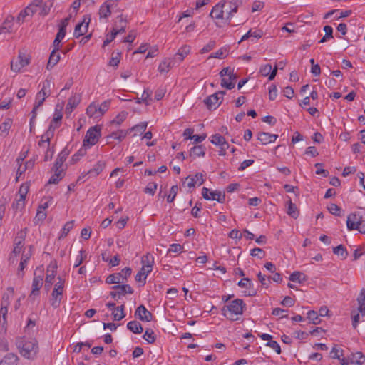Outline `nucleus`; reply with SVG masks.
I'll return each mask as SVG.
<instances>
[{"label":"nucleus","instance_id":"nucleus-57","mask_svg":"<svg viewBox=\"0 0 365 365\" xmlns=\"http://www.w3.org/2000/svg\"><path fill=\"white\" fill-rule=\"evenodd\" d=\"M128 116V113L125 112V111H123L121 113H120L116 117L115 119H113L112 121H111V123L112 124H115V125H120L125 120V118H127Z\"/></svg>","mask_w":365,"mask_h":365},{"label":"nucleus","instance_id":"nucleus-59","mask_svg":"<svg viewBox=\"0 0 365 365\" xmlns=\"http://www.w3.org/2000/svg\"><path fill=\"white\" fill-rule=\"evenodd\" d=\"M9 304V302H7L6 304H4V302H1V309H0V313L1 314V317H2V319H0V323L2 322V324H5L6 323V316L7 314V312H8V306Z\"/></svg>","mask_w":365,"mask_h":365},{"label":"nucleus","instance_id":"nucleus-46","mask_svg":"<svg viewBox=\"0 0 365 365\" xmlns=\"http://www.w3.org/2000/svg\"><path fill=\"white\" fill-rule=\"evenodd\" d=\"M124 309H125L124 304L118 306V307L115 308V310L118 312H120V314H118V312H113L114 320L120 321L125 317V314H124Z\"/></svg>","mask_w":365,"mask_h":365},{"label":"nucleus","instance_id":"nucleus-63","mask_svg":"<svg viewBox=\"0 0 365 365\" xmlns=\"http://www.w3.org/2000/svg\"><path fill=\"white\" fill-rule=\"evenodd\" d=\"M328 210L331 214H332L335 216L341 215V214H340L341 208L336 204H334V203L331 204L328 207Z\"/></svg>","mask_w":365,"mask_h":365},{"label":"nucleus","instance_id":"nucleus-60","mask_svg":"<svg viewBox=\"0 0 365 365\" xmlns=\"http://www.w3.org/2000/svg\"><path fill=\"white\" fill-rule=\"evenodd\" d=\"M110 106V101H106L103 102L100 106L98 105V113H99L98 116L103 115L106 111L108 110Z\"/></svg>","mask_w":365,"mask_h":365},{"label":"nucleus","instance_id":"nucleus-42","mask_svg":"<svg viewBox=\"0 0 365 365\" xmlns=\"http://www.w3.org/2000/svg\"><path fill=\"white\" fill-rule=\"evenodd\" d=\"M87 147H82L80 148L77 153H76L71 158V163H76L83 156L86 154Z\"/></svg>","mask_w":365,"mask_h":365},{"label":"nucleus","instance_id":"nucleus-31","mask_svg":"<svg viewBox=\"0 0 365 365\" xmlns=\"http://www.w3.org/2000/svg\"><path fill=\"white\" fill-rule=\"evenodd\" d=\"M174 62L171 59H165L162 61L158 66L160 73H168L169 70L173 67Z\"/></svg>","mask_w":365,"mask_h":365},{"label":"nucleus","instance_id":"nucleus-9","mask_svg":"<svg viewBox=\"0 0 365 365\" xmlns=\"http://www.w3.org/2000/svg\"><path fill=\"white\" fill-rule=\"evenodd\" d=\"M117 6L116 0H106L100 6L98 11L99 19H103L105 21H108V19L111 15V8Z\"/></svg>","mask_w":365,"mask_h":365},{"label":"nucleus","instance_id":"nucleus-35","mask_svg":"<svg viewBox=\"0 0 365 365\" xmlns=\"http://www.w3.org/2000/svg\"><path fill=\"white\" fill-rule=\"evenodd\" d=\"M128 329L134 334H140L143 331V327L140 322L131 321L127 324Z\"/></svg>","mask_w":365,"mask_h":365},{"label":"nucleus","instance_id":"nucleus-17","mask_svg":"<svg viewBox=\"0 0 365 365\" xmlns=\"http://www.w3.org/2000/svg\"><path fill=\"white\" fill-rule=\"evenodd\" d=\"M31 247H32L30 246L29 249L27 252L24 251L22 253L21 262H20L19 269H18V272H17V275L19 277H22L24 276L23 271H24V268L26 267L27 262L30 259L31 255H32Z\"/></svg>","mask_w":365,"mask_h":365},{"label":"nucleus","instance_id":"nucleus-24","mask_svg":"<svg viewBox=\"0 0 365 365\" xmlns=\"http://www.w3.org/2000/svg\"><path fill=\"white\" fill-rule=\"evenodd\" d=\"M349 359L351 364L363 365L365 364V356L360 351L351 354L349 355Z\"/></svg>","mask_w":365,"mask_h":365},{"label":"nucleus","instance_id":"nucleus-48","mask_svg":"<svg viewBox=\"0 0 365 365\" xmlns=\"http://www.w3.org/2000/svg\"><path fill=\"white\" fill-rule=\"evenodd\" d=\"M129 131H130V130H120L116 132L112 133V134L110 135V137L114 139L118 140L119 141H121L126 137V135H128Z\"/></svg>","mask_w":365,"mask_h":365},{"label":"nucleus","instance_id":"nucleus-19","mask_svg":"<svg viewBox=\"0 0 365 365\" xmlns=\"http://www.w3.org/2000/svg\"><path fill=\"white\" fill-rule=\"evenodd\" d=\"M63 299V292L53 289L50 298L51 306L56 309L60 307L61 300Z\"/></svg>","mask_w":365,"mask_h":365},{"label":"nucleus","instance_id":"nucleus-7","mask_svg":"<svg viewBox=\"0 0 365 365\" xmlns=\"http://www.w3.org/2000/svg\"><path fill=\"white\" fill-rule=\"evenodd\" d=\"M30 63V58L28 56L21 51H19V55L15 60H12L11 62V69L14 72H19L21 69Z\"/></svg>","mask_w":365,"mask_h":365},{"label":"nucleus","instance_id":"nucleus-1","mask_svg":"<svg viewBox=\"0 0 365 365\" xmlns=\"http://www.w3.org/2000/svg\"><path fill=\"white\" fill-rule=\"evenodd\" d=\"M17 346L23 357L31 360L36 357L38 352V344L36 339H22L18 341Z\"/></svg>","mask_w":365,"mask_h":365},{"label":"nucleus","instance_id":"nucleus-8","mask_svg":"<svg viewBox=\"0 0 365 365\" xmlns=\"http://www.w3.org/2000/svg\"><path fill=\"white\" fill-rule=\"evenodd\" d=\"M43 269L41 267H37L34 274V279L32 282V295H38L39 290L43 285Z\"/></svg>","mask_w":365,"mask_h":365},{"label":"nucleus","instance_id":"nucleus-14","mask_svg":"<svg viewBox=\"0 0 365 365\" xmlns=\"http://www.w3.org/2000/svg\"><path fill=\"white\" fill-rule=\"evenodd\" d=\"M205 180L203 178V175L202 173H197L195 175H189L187 176L183 184L187 183V187L189 188L195 187V185H201L204 183Z\"/></svg>","mask_w":365,"mask_h":365},{"label":"nucleus","instance_id":"nucleus-33","mask_svg":"<svg viewBox=\"0 0 365 365\" xmlns=\"http://www.w3.org/2000/svg\"><path fill=\"white\" fill-rule=\"evenodd\" d=\"M307 279V276L301 272H294L289 276V280L294 282L302 283Z\"/></svg>","mask_w":365,"mask_h":365},{"label":"nucleus","instance_id":"nucleus-25","mask_svg":"<svg viewBox=\"0 0 365 365\" xmlns=\"http://www.w3.org/2000/svg\"><path fill=\"white\" fill-rule=\"evenodd\" d=\"M54 174L51 177L48 183L57 184L64 176V170L53 168Z\"/></svg>","mask_w":365,"mask_h":365},{"label":"nucleus","instance_id":"nucleus-53","mask_svg":"<svg viewBox=\"0 0 365 365\" xmlns=\"http://www.w3.org/2000/svg\"><path fill=\"white\" fill-rule=\"evenodd\" d=\"M97 107H98V104H96L94 103H91L87 109H86V114L89 116V117H95V118H97L98 117V115H96V114L98 113V109H97Z\"/></svg>","mask_w":365,"mask_h":365},{"label":"nucleus","instance_id":"nucleus-10","mask_svg":"<svg viewBox=\"0 0 365 365\" xmlns=\"http://www.w3.org/2000/svg\"><path fill=\"white\" fill-rule=\"evenodd\" d=\"M202 197L207 200H216L218 202L223 203L225 200V195L219 191H210L207 187L202 190Z\"/></svg>","mask_w":365,"mask_h":365},{"label":"nucleus","instance_id":"nucleus-32","mask_svg":"<svg viewBox=\"0 0 365 365\" xmlns=\"http://www.w3.org/2000/svg\"><path fill=\"white\" fill-rule=\"evenodd\" d=\"M205 147L203 145H195L192 147L190 152V156L195 158L197 157H202L205 155Z\"/></svg>","mask_w":365,"mask_h":365},{"label":"nucleus","instance_id":"nucleus-34","mask_svg":"<svg viewBox=\"0 0 365 365\" xmlns=\"http://www.w3.org/2000/svg\"><path fill=\"white\" fill-rule=\"evenodd\" d=\"M66 32H63V29H58V31L56 36V38L53 43V49L59 50L61 47V42L66 36Z\"/></svg>","mask_w":365,"mask_h":365},{"label":"nucleus","instance_id":"nucleus-39","mask_svg":"<svg viewBox=\"0 0 365 365\" xmlns=\"http://www.w3.org/2000/svg\"><path fill=\"white\" fill-rule=\"evenodd\" d=\"M121 58L120 52H113L108 65L113 67H118Z\"/></svg>","mask_w":365,"mask_h":365},{"label":"nucleus","instance_id":"nucleus-62","mask_svg":"<svg viewBox=\"0 0 365 365\" xmlns=\"http://www.w3.org/2000/svg\"><path fill=\"white\" fill-rule=\"evenodd\" d=\"M25 199L26 197L21 198V196H19V198L12 205L13 208L16 210L22 209L25 205Z\"/></svg>","mask_w":365,"mask_h":365},{"label":"nucleus","instance_id":"nucleus-64","mask_svg":"<svg viewBox=\"0 0 365 365\" xmlns=\"http://www.w3.org/2000/svg\"><path fill=\"white\" fill-rule=\"evenodd\" d=\"M253 257H258L260 259H262L265 256V252L261 248L255 247L252 250L251 254Z\"/></svg>","mask_w":365,"mask_h":365},{"label":"nucleus","instance_id":"nucleus-30","mask_svg":"<svg viewBox=\"0 0 365 365\" xmlns=\"http://www.w3.org/2000/svg\"><path fill=\"white\" fill-rule=\"evenodd\" d=\"M357 302L359 304V312H361L363 316L365 315V289L361 290L357 298Z\"/></svg>","mask_w":365,"mask_h":365},{"label":"nucleus","instance_id":"nucleus-54","mask_svg":"<svg viewBox=\"0 0 365 365\" xmlns=\"http://www.w3.org/2000/svg\"><path fill=\"white\" fill-rule=\"evenodd\" d=\"M141 262L143 265H149L153 269V266L154 264V257L150 253H147L146 255L142 257Z\"/></svg>","mask_w":365,"mask_h":365},{"label":"nucleus","instance_id":"nucleus-26","mask_svg":"<svg viewBox=\"0 0 365 365\" xmlns=\"http://www.w3.org/2000/svg\"><path fill=\"white\" fill-rule=\"evenodd\" d=\"M19 358L16 355L9 353L0 361V365H17Z\"/></svg>","mask_w":365,"mask_h":365},{"label":"nucleus","instance_id":"nucleus-6","mask_svg":"<svg viewBox=\"0 0 365 365\" xmlns=\"http://www.w3.org/2000/svg\"><path fill=\"white\" fill-rule=\"evenodd\" d=\"M52 85L51 80L48 78L43 83V87L36 97L35 103H36V107H40L46 98L51 95V87Z\"/></svg>","mask_w":365,"mask_h":365},{"label":"nucleus","instance_id":"nucleus-50","mask_svg":"<svg viewBox=\"0 0 365 365\" xmlns=\"http://www.w3.org/2000/svg\"><path fill=\"white\" fill-rule=\"evenodd\" d=\"M148 123L146 122L140 123L133 126L130 130L135 131V135H141L146 130Z\"/></svg>","mask_w":365,"mask_h":365},{"label":"nucleus","instance_id":"nucleus-20","mask_svg":"<svg viewBox=\"0 0 365 365\" xmlns=\"http://www.w3.org/2000/svg\"><path fill=\"white\" fill-rule=\"evenodd\" d=\"M362 220V217L356 215V213H352L348 216L346 225L347 228L349 230H354L357 227V225Z\"/></svg>","mask_w":365,"mask_h":365},{"label":"nucleus","instance_id":"nucleus-18","mask_svg":"<svg viewBox=\"0 0 365 365\" xmlns=\"http://www.w3.org/2000/svg\"><path fill=\"white\" fill-rule=\"evenodd\" d=\"M81 101V96L75 93L68 98V103L66 106L65 113L66 115L71 114L73 109L77 107Z\"/></svg>","mask_w":365,"mask_h":365},{"label":"nucleus","instance_id":"nucleus-56","mask_svg":"<svg viewBox=\"0 0 365 365\" xmlns=\"http://www.w3.org/2000/svg\"><path fill=\"white\" fill-rule=\"evenodd\" d=\"M56 128H57L56 127H53V124H50L48 130L44 133V137H46V139H45V140H47L48 146H50L51 139L53 137L54 130Z\"/></svg>","mask_w":365,"mask_h":365},{"label":"nucleus","instance_id":"nucleus-40","mask_svg":"<svg viewBox=\"0 0 365 365\" xmlns=\"http://www.w3.org/2000/svg\"><path fill=\"white\" fill-rule=\"evenodd\" d=\"M211 143L218 146L222 145V144L227 145L225 138L220 134L212 135L211 137Z\"/></svg>","mask_w":365,"mask_h":365},{"label":"nucleus","instance_id":"nucleus-23","mask_svg":"<svg viewBox=\"0 0 365 365\" xmlns=\"http://www.w3.org/2000/svg\"><path fill=\"white\" fill-rule=\"evenodd\" d=\"M59 50L53 49L50 54L49 59L46 66L48 70H51L60 61L61 56L58 53Z\"/></svg>","mask_w":365,"mask_h":365},{"label":"nucleus","instance_id":"nucleus-11","mask_svg":"<svg viewBox=\"0 0 365 365\" xmlns=\"http://www.w3.org/2000/svg\"><path fill=\"white\" fill-rule=\"evenodd\" d=\"M113 289L115 291L110 292V295L114 299H119L120 296L125 295V294H133L134 292L133 288L128 284H118L113 286Z\"/></svg>","mask_w":365,"mask_h":365},{"label":"nucleus","instance_id":"nucleus-28","mask_svg":"<svg viewBox=\"0 0 365 365\" xmlns=\"http://www.w3.org/2000/svg\"><path fill=\"white\" fill-rule=\"evenodd\" d=\"M287 204H288V207H287V213L290 217H292L294 219H297L299 215V211L297 207L296 206V205L294 203H293L292 202L290 198L289 199Z\"/></svg>","mask_w":365,"mask_h":365},{"label":"nucleus","instance_id":"nucleus-58","mask_svg":"<svg viewBox=\"0 0 365 365\" xmlns=\"http://www.w3.org/2000/svg\"><path fill=\"white\" fill-rule=\"evenodd\" d=\"M178 190V185H173L170 190V194L167 197V201L168 202L170 203L173 202L177 195Z\"/></svg>","mask_w":365,"mask_h":365},{"label":"nucleus","instance_id":"nucleus-47","mask_svg":"<svg viewBox=\"0 0 365 365\" xmlns=\"http://www.w3.org/2000/svg\"><path fill=\"white\" fill-rule=\"evenodd\" d=\"M12 125V120L11 118H6L4 123L0 125V131L5 135L8 134L9 129Z\"/></svg>","mask_w":365,"mask_h":365},{"label":"nucleus","instance_id":"nucleus-52","mask_svg":"<svg viewBox=\"0 0 365 365\" xmlns=\"http://www.w3.org/2000/svg\"><path fill=\"white\" fill-rule=\"evenodd\" d=\"M12 30V22L11 20L6 19L0 27V34L10 33Z\"/></svg>","mask_w":365,"mask_h":365},{"label":"nucleus","instance_id":"nucleus-4","mask_svg":"<svg viewBox=\"0 0 365 365\" xmlns=\"http://www.w3.org/2000/svg\"><path fill=\"white\" fill-rule=\"evenodd\" d=\"M101 128L98 125L89 128L86 133L83 146L90 148L96 144L101 135Z\"/></svg>","mask_w":365,"mask_h":365},{"label":"nucleus","instance_id":"nucleus-37","mask_svg":"<svg viewBox=\"0 0 365 365\" xmlns=\"http://www.w3.org/2000/svg\"><path fill=\"white\" fill-rule=\"evenodd\" d=\"M53 0H48L45 2L42 1L41 4L39 6L41 8L39 14L41 16H43L48 14L50 10H51V8L53 6Z\"/></svg>","mask_w":365,"mask_h":365},{"label":"nucleus","instance_id":"nucleus-38","mask_svg":"<svg viewBox=\"0 0 365 365\" xmlns=\"http://www.w3.org/2000/svg\"><path fill=\"white\" fill-rule=\"evenodd\" d=\"M333 252L338 256H340L341 259H345L347 257L348 252L343 245H339L333 248Z\"/></svg>","mask_w":365,"mask_h":365},{"label":"nucleus","instance_id":"nucleus-45","mask_svg":"<svg viewBox=\"0 0 365 365\" xmlns=\"http://www.w3.org/2000/svg\"><path fill=\"white\" fill-rule=\"evenodd\" d=\"M26 235V228L21 230L17 232V235L14 239L15 245H24L25 237Z\"/></svg>","mask_w":365,"mask_h":365},{"label":"nucleus","instance_id":"nucleus-44","mask_svg":"<svg viewBox=\"0 0 365 365\" xmlns=\"http://www.w3.org/2000/svg\"><path fill=\"white\" fill-rule=\"evenodd\" d=\"M56 267L53 266L51 268L48 267L46 271V277L45 282L53 283L56 277Z\"/></svg>","mask_w":365,"mask_h":365},{"label":"nucleus","instance_id":"nucleus-2","mask_svg":"<svg viewBox=\"0 0 365 365\" xmlns=\"http://www.w3.org/2000/svg\"><path fill=\"white\" fill-rule=\"evenodd\" d=\"M245 306L242 299H236L222 308V314L230 320H237L235 316L242 315Z\"/></svg>","mask_w":365,"mask_h":365},{"label":"nucleus","instance_id":"nucleus-3","mask_svg":"<svg viewBox=\"0 0 365 365\" xmlns=\"http://www.w3.org/2000/svg\"><path fill=\"white\" fill-rule=\"evenodd\" d=\"M132 269L130 267H125L120 272L108 275L106 279L107 284H123L127 282L128 277L131 275Z\"/></svg>","mask_w":365,"mask_h":365},{"label":"nucleus","instance_id":"nucleus-27","mask_svg":"<svg viewBox=\"0 0 365 365\" xmlns=\"http://www.w3.org/2000/svg\"><path fill=\"white\" fill-rule=\"evenodd\" d=\"M68 155V152L66 150H62L58 155V158L54 163V165L53 168H58V169H63V164L64 161L66 160L67 157Z\"/></svg>","mask_w":365,"mask_h":365},{"label":"nucleus","instance_id":"nucleus-51","mask_svg":"<svg viewBox=\"0 0 365 365\" xmlns=\"http://www.w3.org/2000/svg\"><path fill=\"white\" fill-rule=\"evenodd\" d=\"M143 339L149 344H153L155 341L154 331L151 329H147L143 335Z\"/></svg>","mask_w":365,"mask_h":365},{"label":"nucleus","instance_id":"nucleus-49","mask_svg":"<svg viewBox=\"0 0 365 365\" xmlns=\"http://www.w3.org/2000/svg\"><path fill=\"white\" fill-rule=\"evenodd\" d=\"M227 51H228L227 48H221L217 52L211 53L210 55V56L208 57V58H215L223 59L227 56L226 53H227Z\"/></svg>","mask_w":365,"mask_h":365},{"label":"nucleus","instance_id":"nucleus-5","mask_svg":"<svg viewBox=\"0 0 365 365\" xmlns=\"http://www.w3.org/2000/svg\"><path fill=\"white\" fill-rule=\"evenodd\" d=\"M42 3V0H34L29 6L22 10L17 16L16 21L22 23L26 20L27 17H32L37 12L38 8Z\"/></svg>","mask_w":365,"mask_h":365},{"label":"nucleus","instance_id":"nucleus-12","mask_svg":"<svg viewBox=\"0 0 365 365\" xmlns=\"http://www.w3.org/2000/svg\"><path fill=\"white\" fill-rule=\"evenodd\" d=\"M90 21H91L90 15L84 16L83 21L76 26L75 29H74L73 36L76 38H79L80 36L86 34L88 31V28Z\"/></svg>","mask_w":365,"mask_h":365},{"label":"nucleus","instance_id":"nucleus-21","mask_svg":"<svg viewBox=\"0 0 365 365\" xmlns=\"http://www.w3.org/2000/svg\"><path fill=\"white\" fill-rule=\"evenodd\" d=\"M224 6L221 4V3H219L217 4V5H215L210 14V16L212 18V19H221V20H223V19H225V16L224 14Z\"/></svg>","mask_w":365,"mask_h":365},{"label":"nucleus","instance_id":"nucleus-43","mask_svg":"<svg viewBox=\"0 0 365 365\" xmlns=\"http://www.w3.org/2000/svg\"><path fill=\"white\" fill-rule=\"evenodd\" d=\"M74 225V220H71L67 222L63 229L61 235L59 236V238H64L67 236L68 232L73 229Z\"/></svg>","mask_w":365,"mask_h":365},{"label":"nucleus","instance_id":"nucleus-16","mask_svg":"<svg viewBox=\"0 0 365 365\" xmlns=\"http://www.w3.org/2000/svg\"><path fill=\"white\" fill-rule=\"evenodd\" d=\"M126 24V18L124 17L122 14L119 15L114 23V26L112 29V31L116 32V36L118 34H123L125 31Z\"/></svg>","mask_w":365,"mask_h":365},{"label":"nucleus","instance_id":"nucleus-36","mask_svg":"<svg viewBox=\"0 0 365 365\" xmlns=\"http://www.w3.org/2000/svg\"><path fill=\"white\" fill-rule=\"evenodd\" d=\"M190 46L185 45L182 47H181L178 50V51L177 52V53L175 56V58L176 60H178L179 61H182L185 58V56H187V54L190 53Z\"/></svg>","mask_w":365,"mask_h":365},{"label":"nucleus","instance_id":"nucleus-29","mask_svg":"<svg viewBox=\"0 0 365 365\" xmlns=\"http://www.w3.org/2000/svg\"><path fill=\"white\" fill-rule=\"evenodd\" d=\"M262 35H263V31L260 29H257L255 31H252V29H250V31H248V32L247 34H245V35L242 36V37L241 38V39L239 41V43L243 41L248 39L250 37L260 38L262 36Z\"/></svg>","mask_w":365,"mask_h":365},{"label":"nucleus","instance_id":"nucleus-13","mask_svg":"<svg viewBox=\"0 0 365 365\" xmlns=\"http://www.w3.org/2000/svg\"><path fill=\"white\" fill-rule=\"evenodd\" d=\"M225 93V91H220L218 93H214L207 97L204 100V103L209 109H211L212 107L216 108L221 104V101H219L220 98H222Z\"/></svg>","mask_w":365,"mask_h":365},{"label":"nucleus","instance_id":"nucleus-55","mask_svg":"<svg viewBox=\"0 0 365 365\" xmlns=\"http://www.w3.org/2000/svg\"><path fill=\"white\" fill-rule=\"evenodd\" d=\"M307 318L314 324H319L321 322V319L319 318V316H318L317 312H315L314 310H311V311L308 312Z\"/></svg>","mask_w":365,"mask_h":365},{"label":"nucleus","instance_id":"nucleus-22","mask_svg":"<svg viewBox=\"0 0 365 365\" xmlns=\"http://www.w3.org/2000/svg\"><path fill=\"white\" fill-rule=\"evenodd\" d=\"M277 138V135L270 134L265 132H260L258 133L257 140H259L262 144L267 145L274 142Z\"/></svg>","mask_w":365,"mask_h":365},{"label":"nucleus","instance_id":"nucleus-15","mask_svg":"<svg viewBox=\"0 0 365 365\" xmlns=\"http://www.w3.org/2000/svg\"><path fill=\"white\" fill-rule=\"evenodd\" d=\"M135 317H138L141 321L150 322L152 320L153 314L149 312L146 307L141 304L135 312Z\"/></svg>","mask_w":365,"mask_h":365},{"label":"nucleus","instance_id":"nucleus-61","mask_svg":"<svg viewBox=\"0 0 365 365\" xmlns=\"http://www.w3.org/2000/svg\"><path fill=\"white\" fill-rule=\"evenodd\" d=\"M158 185L155 182H149L146 187L144 189L145 193H148L151 195H154L155 190H157Z\"/></svg>","mask_w":365,"mask_h":365},{"label":"nucleus","instance_id":"nucleus-41","mask_svg":"<svg viewBox=\"0 0 365 365\" xmlns=\"http://www.w3.org/2000/svg\"><path fill=\"white\" fill-rule=\"evenodd\" d=\"M104 168V164L101 163V162H98L96 163L93 168L91 169L88 171L87 174L92 175V176H97L100 173L102 172Z\"/></svg>","mask_w":365,"mask_h":365}]
</instances>
